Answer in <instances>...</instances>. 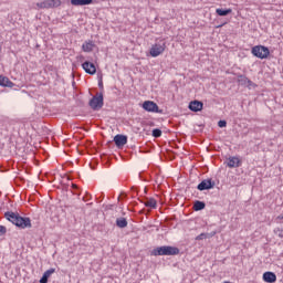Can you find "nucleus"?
<instances>
[{
    "label": "nucleus",
    "instance_id": "f257e3e1",
    "mask_svg": "<svg viewBox=\"0 0 283 283\" xmlns=\"http://www.w3.org/2000/svg\"><path fill=\"white\" fill-rule=\"evenodd\" d=\"M4 218H7L9 222H12V224H15V227H19L20 229H32V221L30 218H23L17 212L8 211L4 213Z\"/></svg>",
    "mask_w": 283,
    "mask_h": 283
},
{
    "label": "nucleus",
    "instance_id": "f03ea898",
    "mask_svg": "<svg viewBox=\"0 0 283 283\" xmlns=\"http://www.w3.org/2000/svg\"><path fill=\"white\" fill-rule=\"evenodd\" d=\"M180 250L171 245H163L153 251V255H178Z\"/></svg>",
    "mask_w": 283,
    "mask_h": 283
},
{
    "label": "nucleus",
    "instance_id": "7ed1b4c3",
    "mask_svg": "<svg viewBox=\"0 0 283 283\" xmlns=\"http://www.w3.org/2000/svg\"><path fill=\"white\" fill-rule=\"evenodd\" d=\"M252 54L256 56V59H268L271 51H269L266 46L256 45L252 48Z\"/></svg>",
    "mask_w": 283,
    "mask_h": 283
},
{
    "label": "nucleus",
    "instance_id": "20e7f679",
    "mask_svg": "<svg viewBox=\"0 0 283 283\" xmlns=\"http://www.w3.org/2000/svg\"><path fill=\"white\" fill-rule=\"evenodd\" d=\"M238 83L242 87H248V90H255V87H258V84L253 83L251 80H249V77L244 75L238 76Z\"/></svg>",
    "mask_w": 283,
    "mask_h": 283
},
{
    "label": "nucleus",
    "instance_id": "39448f33",
    "mask_svg": "<svg viewBox=\"0 0 283 283\" xmlns=\"http://www.w3.org/2000/svg\"><path fill=\"white\" fill-rule=\"evenodd\" d=\"M38 8L42 9H50V8H59L61 7V0H44L42 2H39Z\"/></svg>",
    "mask_w": 283,
    "mask_h": 283
},
{
    "label": "nucleus",
    "instance_id": "423d86ee",
    "mask_svg": "<svg viewBox=\"0 0 283 283\" xmlns=\"http://www.w3.org/2000/svg\"><path fill=\"white\" fill-rule=\"evenodd\" d=\"M165 48H167L165 41H161L160 43H156L150 49V55L160 56V54H163V52H165Z\"/></svg>",
    "mask_w": 283,
    "mask_h": 283
},
{
    "label": "nucleus",
    "instance_id": "0eeeda50",
    "mask_svg": "<svg viewBox=\"0 0 283 283\" xmlns=\"http://www.w3.org/2000/svg\"><path fill=\"white\" fill-rule=\"evenodd\" d=\"M90 105L92 109H101L103 107V95L102 93L96 94L91 101Z\"/></svg>",
    "mask_w": 283,
    "mask_h": 283
},
{
    "label": "nucleus",
    "instance_id": "6e6552de",
    "mask_svg": "<svg viewBox=\"0 0 283 283\" xmlns=\"http://www.w3.org/2000/svg\"><path fill=\"white\" fill-rule=\"evenodd\" d=\"M143 109H145L146 112H153L155 114H158V104H156L155 102L151 101H146L143 103Z\"/></svg>",
    "mask_w": 283,
    "mask_h": 283
},
{
    "label": "nucleus",
    "instance_id": "1a4fd4ad",
    "mask_svg": "<svg viewBox=\"0 0 283 283\" xmlns=\"http://www.w3.org/2000/svg\"><path fill=\"white\" fill-rule=\"evenodd\" d=\"M214 185L211 179H206L198 185L197 189H199V191H206L207 189H213Z\"/></svg>",
    "mask_w": 283,
    "mask_h": 283
},
{
    "label": "nucleus",
    "instance_id": "9d476101",
    "mask_svg": "<svg viewBox=\"0 0 283 283\" xmlns=\"http://www.w3.org/2000/svg\"><path fill=\"white\" fill-rule=\"evenodd\" d=\"M114 143L117 147H125L127 145V136L125 135H116L114 137Z\"/></svg>",
    "mask_w": 283,
    "mask_h": 283
},
{
    "label": "nucleus",
    "instance_id": "9b49d317",
    "mask_svg": "<svg viewBox=\"0 0 283 283\" xmlns=\"http://www.w3.org/2000/svg\"><path fill=\"white\" fill-rule=\"evenodd\" d=\"M205 104H202V102L200 101H192L190 102L189 104V109L191 112H202V107H203Z\"/></svg>",
    "mask_w": 283,
    "mask_h": 283
},
{
    "label": "nucleus",
    "instance_id": "f8f14e48",
    "mask_svg": "<svg viewBox=\"0 0 283 283\" xmlns=\"http://www.w3.org/2000/svg\"><path fill=\"white\" fill-rule=\"evenodd\" d=\"M228 167L230 168V169H233V168H235V167H240V165H242V161L240 160V158H238V157H230L229 159H228Z\"/></svg>",
    "mask_w": 283,
    "mask_h": 283
},
{
    "label": "nucleus",
    "instance_id": "ddd939ff",
    "mask_svg": "<svg viewBox=\"0 0 283 283\" xmlns=\"http://www.w3.org/2000/svg\"><path fill=\"white\" fill-rule=\"evenodd\" d=\"M263 280L264 282H268V283H274V282H277V276L273 272H265L263 274Z\"/></svg>",
    "mask_w": 283,
    "mask_h": 283
},
{
    "label": "nucleus",
    "instance_id": "4468645a",
    "mask_svg": "<svg viewBox=\"0 0 283 283\" xmlns=\"http://www.w3.org/2000/svg\"><path fill=\"white\" fill-rule=\"evenodd\" d=\"M0 85L2 87H13L14 84L7 76L0 75Z\"/></svg>",
    "mask_w": 283,
    "mask_h": 283
},
{
    "label": "nucleus",
    "instance_id": "2eb2a0df",
    "mask_svg": "<svg viewBox=\"0 0 283 283\" xmlns=\"http://www.w3.org/2000/svg\"><path fill=\"white\" fill-rule=\"evenodd\" d=\"M82 67L85 72H96V65L92 62H84Z\"/></svg>",
    "mask_w": 283,
    "mask_h": 283
},
{
    "label": "nucleus",
    "instance_id": "dca6fc26",
    "mask_svg": "<svg viewBox=\"0 0 283 283\" xmlns=\"http://www.w3.org/2000/svg\"><path fill=\"white\" fill-rule=\"evenodd\" d=\"M94 46H95L94 42L88 41L82 45V50H83V52H92L94 50Z\"/></svg>",
    "mask_w": 283,
    "mask_h": 283
},
{
    "label": "nucleus",
    "instance_id": "f3484780",
    "mask_svg": "<svg viewBox=\"0 0 283 283\" xmlns=\"http://www.w3.org/2000/svg\"><path fill=\"white\" fill-rule=\"evenodd\" d=\"M71 3L73 6H91V3H93V0H71Z\"/></svg>",
    "mask_w": 283,
    "mask_h": 283
},
{
    "label": "nucleus",
    "instance_id": "a211bd4d",
    "mask_svg": "<svg viewBox=\"0 0 283 283\" xmlns=\"http://www.w3.org/2000/svg\"><path fill=\"white\" fill-rule=\"evenodd\" d=\"M144 205H145V207H148V209H156L158 203L156 202V199L150 198V199L146 200L144 202Z\"/></svg>",
    "mask_w": 283,
    "mask_h": 283
},
{
    "label": "nucleus",
    "instance_id": "6ab92c4d",
    "mask_svg": "<svg viewBox=\"0 0 283 283\" xmlns=\"http://www.w3.org/2000/svg\"><path fill=\"white\" fill-rule=\"evenodd\" d=\"M216 231L210 232V233H201L199 235L196 237V240H207L209 238H213V235H216Z\"/></svg>",
    "mask_w": 283,
    "mask_h": 283
},
{
    "label": "nucleus",
    "instance_id": "aec40b11",
    "mask_svg": "<svg viewBox=\"0 0 283 283\" xmlns=\"http://www.w3.org/2000/svg\"><path fill=\"white\" fill-rule=\"evenodd\" d=\"M231 12H233L231 9H217L216 13L219 17H227L228 14H231Z\"/></svg>",
    "mask_w": 283,
    "mask_h": 283
},
{
    "label": "nucleus",
    "instance_id": "412c9836",
    "mask_svg": "<svg viewBox=\"0 0 283 283\" xmlns=\"http://www.w3.org/2000/svg\"><path fill=\"white\" fill-rule=\"evenodd\" d=\"M116 226L119 227V229H125V227H127V219L125 218L116 219Z\"/></svg>",
    "mask_w": 283,
    "mask_h": 283
},
{
    "label": "nucleus",
    "instance_id": "4be33fe9",
    "mask_svg": "<svg viewBox=\"0 0 283 283\" xmlns=\"http://www.w3.org/2000/svg\"><path fill=\"white\" fill-rule=\"evenodd\" d=\"M206 205L202 201H196L193 205L195 211H202L205 209Z\"/></svg>",
    "mask_w": 283,
    "mask_h": 283
},
{
    "label": "nucleus",
    "instance_id": "5701e85b",
    "mask_svg": "<svg viewBox=\"0 0 283 283\" xmlns=\"http://www.w3.org/2000/svg\"><path fill=\"white\" fill-rule=\"evenodd\" d=\"M153 136L154 138H160V136H163V130L158 128L153 129Z\"/></svg>",
    "mask_w": 283,
    "mask_h": 283
},
{
    "label": "nucleus",
    "instance_id": "b1692460",
    "mask_svg": "<svg viewBox=\"0 0 283 283\" xmlns=\"http://www.w3.org/2000/svg\"><path fill=\"white\" fill-rule=\"evenodd\" d=\"M54 271H55L54 269L46 270V271L44 272V275L50 279V275H52V273H54Z\"/></svg>",
    "mask_w": 283,
    "mask_h": 283
},
{
    "label": "nucleus",
    "instance_id": "393cba45",
    "mask_svg": "<svg viewBox=\"0 0 283 283\" xmlns=\"http://www.w3.org/2000/svg\"><path fill=\"white\" fill-rule=\"evenodd\" d=\"M7 231L6 227L0 226V235H6Z\"/></svg>",
    "mask_w": 283,
    "mask_h": 283
},
{
    "label": "nucleus",
    "instance_id": "a878e982",
    "mask_svg": "<svg viewBox=\"0 0 283 283\" xmlns=\"http://www.w3.org/2000/svg\"><path fill=\"white\" fill-rule=\"evenodd\" d=\"M218 126L219 127H227V120H219Z\"/></svg>",
    "mask_w": 283,
    "mask_h": 283
},
{
    "label": "nucleus",
    "instance_id": "bb28decb",
    "mask_svg": "<svg viewBox=\"0 0 283 283\" xmlns=\"http://www.w3.org/2000/svg\"><path fill=\"white\" fill-rule=\"evenodd\" d=\"M49 277L43 274V276L40 280V283H48Z\"/></svg>",
    "mask_w": 283,
    "mask_h": 283
},
{
    "label": "nucleus",
    "instance_id": "cd10ccee",
    "mask_svg": "<svg viewBox=\"0 0 283 283\" xmlns=\"http://www.w3.org/2000/svg\"><path fill=\"white\" fill-rule=\"evenodd\" d=\"M276 222L282 223L283 222V214H280L276 217Z\"/></svg>",
    "mask_w": 283,
    "mask_h": 283
},
{
    "label": "nucleus",
    "instance_id": "c85d7f7f",
    "mask_svg": "<svg viewBox=\"0 0 283 283\" xmlns=\"http://www.w3.org/2000/svg\"><path fill=\"white\" fill-rule=\"evenodd\" d=\"M72 189H78V186H76L75 184H72Z\"/></svg>",
    "mask_w": 283,
    "mask_h": 283
},
{
    "label": "nucleus",
    "instance_id": "c756f323",
    "mask_svg": "<svg viewBox=\"0 0 283 283\" xmlns=\"http://www.w3.org/2000/svg\"><path fill=\"white\" fill-rule=\"evenodd\" d=\"M98 86H99V87H103V80H101V81L98 82Z\"/></svg>",
    "mask_w": 283,
    "mask_h": 283
},
{
    "label": "nucleus",
    "instance_id": "7c9ffc66",
    "mask_svg": "<svg viewBox=\"0 0 283 283\" xmlns=\"http://www.w3.org/2000/svg\"><path fill=\"white\" fill-rule=\"evenodd\" d=\"M88 74L94 75V74H96V73H95V72H88Z\"/></svg>",
    "mask_w": 283,
    "mask_h": 283
},
{
    "label": "nucleus",
    "instance_id": "2f4dec72",
    "mask_svg": "<svg viewBox=\"0 0 283 283\" xmlns=\"http://www.w3.org/2000/svg\"><path fill=\"white\" fill-rule=\"evenodd\" d=\"M83 201H84V202H87V200L85 199V197L83 198Z\"/></svg>",
    "mask_w": 283,
    "mask_h": 283
},
{
    "label": "nucleus",
    "instance_id": "473e14b6",
    "mask_svg": "<svg viewBox=\"0 0 283 283\" xmlns=\"http://www.w3.org/2000/svg\"><path fill=\"white\" fill-rule=\"evenodd\" d=\"M72 76L74 77V73H72Z\"/></svg>",
    "mask_w": 283,
    "mask_h": 283
}]
</instances>
